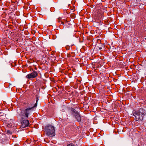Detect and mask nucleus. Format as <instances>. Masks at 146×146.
<instances>
[{
	"label": "nucleus",
	"mask_w": 146,
	"mask_h": 146,
	"mask_svg": "<svg viewBox=\"0 0 146 146\" xmlns=\"http://www.w3.org/2000/svg\"><path fill=\"white\" fill-rule=\"evenodd\" d=\"M61 20V17H59L58 19V22H59Z\"/></svg>",
	"instance_id": "14"
},
{
	"label": "nucleus",
	"mask_w": 146,
	"mask_h": 146,
	"mask_svg": "<svg viewBox=\"0 0 146 146\" xmlns=\"http://www.w3.org/2000/svg\"><path fill=\"white\" fill-rule=\"evenodd\" d=\"M133 113L135 118V120L136 121H138L139 120H143L144 116L146 114L145 111L142 108L134 110Z\"/></svg>",
	"instance_id": "1"
},
{
	"label": "nucleus",
	"mask_w": 146,
	"mask_h": 146,
	"mask_svg": "<svg viewBox=\"0 0 146 146\" xmlns=\"http://www.w3.org/2000/svg\"><path fill=\"white\" fill-rule=\"evenodd\" d=\"M102 49V48L101 47H100V48H99V49L100 50H101V49Z\"/></svg>",
	"instance_id": "16"
},
{
	"label": "nucleus",
	"mask_w": 146,
	"mask_h": 146,
	"mask_svg": "<svg viewBox=\"0 0 146 146\" xmlns=\"http://www.w3.org/2000/svg\"><path fill=\"white\" fill-rule=\"evenodd\" d=\"M71 110L72 112V114L74 115V114H76L77 113H79L78 111H76L75 109L73 108H71Z\"/></svg>",
	"instance_id": "7"
},
{
	"label": "nucleus",
	"mask_w": 146,
	"mask_h": 146,
	"mask_svg": "<svg viewBox=\"0 0 146 146\" xmlns=\"http://www.w3.org/2000/svg\"><path fill=\"white\" fill-rule=\"evenodd\" d=\"M67 56L68 58L70 57L71 56V55H70V53H68L67 54Z\"/></svg>",
	"instance_id": "13"
},
{
	"label": "nucleus",
	"mask_w": 146,
	"mask_h": 146,
	"mask_svg": "<svg viewBox=\"0 0 146 146\" xmlns=\"http://www.w3.org/2000/svg\"><path fill=\"white\" fill-rule=\"evenodd\" d=\"M39 100L38 98V97H36V102L35 105L32 107L33 108H34L35 107L37 106V102Z\"/></svg>",
	"instance_id": "8"
},
{
	"label": "nucleus",
	"mask_w": 146,
	"mask_h": 146,
	"mask_svg": "<svg viewBox=\"0 0 146 146\" xmlns=\"http://www.w3.org/2000/svg\"><path fill=\"white\" fill-rule=\"evenodd\" d=\"M33 108H28L22 111H21L20 114L21 119H27L29 115L31 113V110Z\"/></svg>",
	"instance_id": "3"
},
{
	"label": "nucleus",
	"mask_w": 146,
	"mask_h": 146,
	"mask_svg": "<svg viewBox=\"0 0 146 146\" xmlns=\"http://www.w3.org/2000/svg\"><path fill=\"white\" fill-rule=\"evenodd\" d=\"M44 129L48 135L53 137L54 136L55 129L54 126L48 124L45 127Z\"/></svg>",
	"instance_id": "2"
},
{
	"label": "nucleus",
	"mask_w": 146,
	"mask_h": 146,
	"mask_svg": "<svg viewBox=\"0 0 146 146\" xmlns=\"http://www.w3.org/2000/svg\"><path fill=\"white\" fill-rule=\"evenodd\" d=\"M21 127L24 128L29 126V122L28 120L27 119H21Z\"/></svg>",
	"instance_id": "4"
},
{
	"label": "nucleus",
	"mask_w": 146,
	"mask_h": 146,
	"mask_svg": "<svg viewBox=\"0 0 146 146\" xmlns=\"http://www.w3.org/2000/svg\"><path fill=\"white\" fill-rule=\"evenodd\" d=\"M74 117L79 122H81V118L79 113H78L76 114H74Z\"/></svg>",
	"instance_id": "6"
},
{
	"label": "nucleus",
	"mask_w": 146,
	"mask_h": 146,
	"mask_svg": "<svg viewBox=\"0 0 146 146\" xmlns=\"http://www.w3.org/2000/svg\"><path fill=\"white\" fill-rule=\"evenodd\" d=\"M67 146H78L75 143H71L67 145Z\"/></svg>",
	"instance_id": "9"
},
{
	"label": "nucleus",
	"mask_w": 146,
	"mask_h": 146,
	"mask_svg": "<svg viewBox=\"0 0 146 146\" xmlns=\"http://www.w3.org/2000/svg\"><path fill=\"white\" fill-rule=\"evenodd\" d=\"M61 23H62V24H63H63H64V22H63L61 21Z\"/></svg>",
	"instance_id": "15"
},
{
	"label": "nucleus",
	"mask_w": 146,
	"mask_h": 146,
	"mask_svg": "<svg viewBox=\"0 0 146 146\" xmlns=\"http://www.w3.org/2000/svg\"><path fill=\"white\" fill-rule=\"evenodd\" d=\"M70 47L69 46H66V48L67 50H69L70 49Z\"/></svg>",
	"instance_id": "12"
},
{
	"label": "nucleus",
	"mask_w": 146,
	"mask_h": 146,
	"mask_svg": "<svg viewBox=\"0 0 146 146\" xmlns=\"http://www.w3.org/2000/svg\"><path fill=\"white\" fill-rule=\"evenodd\" d=\"M71 54L72 56L74 57L75 56V53L74 52H72L71 53Z\"/></svg>",
	"instance_id": "11"
},
{
	"label": "nucleus",
	"mask_w": 146,
	"mask_h": 146,
	"mask_svg": "<svg viewBox=\"0 0 146 146\" xmlns=\"http://www.w3.org/2000/svg\"><path fill=\"white\" fill-rule=\"evenodd\" d=\"M7 133L11 135L12 134V132L10 130H7Z\"/></svg>",
	"instance_id": "10"
},
{
	"label": "nucleus",
	"mask_w": 146,
	"mask_h": 146,
	"mask_svg": "<svg viewBox=\"0 0 146 146\" xmlns=\"http://www.w3.org/2000/svg\"><path fill=\"white\" fill-rule=\"evenodd\" d=\"M37 72L34 71L31 73L27 75L26 76V78L28 79L34 78L37 76Z\"/></svg>",
	"instance_id": "5"
}]
</instances>
